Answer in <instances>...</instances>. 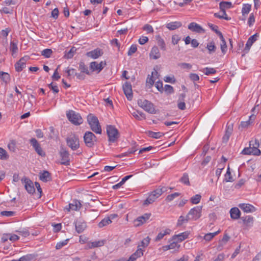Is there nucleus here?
Here are the masks:
<instances>
[{
    "label": "nucleus",
    "mask_w": 261,
    "mask_h": 261,
    "mask_svg": "<svg viewBox=\"0 0 261 261\" xmlns=\"http://www.w3.org/2000/svg\"><path fill=\"white\" fill-rule=\"evenodd\" d=\"M68 241L69 239H66L63 241L58 243L56 246V248L57 249H60L63 246L67 244Z\"/></svg>",
    "instance_id": "59"
},
{
    "label": "nucleus",
    "mask_w": 261,
    "mask_h": 261,
    "mask_svg": "<svg viewBox=\"0 0 261 261\" xmlns=\"http://www.w3.org/2000/svg\"><path fill=\"white\" fill-rule=\"evenodd\" d=\"M231 218L236 220L240 218L241 212L238 207H232L230 211Z\"/></svg>",
    "instance_id": "25"
},
{
    "label": "nucleus",
    "mask_w": 261,
    "mask_h": 261,
    "mask_svg": "<svg viewBox=\"0 0 261 261\" xmlns=\"http://www.w3.org/2000/svg\"><path fill=\"white\" fill-rule=\"evenodd\" d=\"M76 49L74 47H72L70 50L65 55L64 57L66 59H70L72 58L74 55V53L75 52Z\"/></svg>",
    "instance_id": "50"
},
{
    "label": "nucleus",
    "mask_w": 261,
    "mask_h": 261,
    "mask_svg": "<svg viewBox=\"0 0 261 261\" xmlns=\"http://www.w3.org/2000/svg\"><path fill=\"white\" fill-rule=\"evenodd\" d=\"M229 236L226 233L224 234L223 238L219 242V244L217 247L218 249L220 250H221L222 249L223 246L227 243V242L229 240Z\"/></svg>",
    "instance_id": "26"
},
{
    "label": "nucleus",
    "mask_w": 261,
    "mask_h": 261,
    "mask_svg": "<svg viewBox=\"0 0 261 261\" xmlns=\"http://www.w3.org/2000/svg\"><path fill=\"white\" fill-rule=\"evenodd\" d=\"M201 195L196 194L191 198V202L193 204H197L200 202L201 199Z\"/></svg>",
    "instance_id": "54"
},
{
    "label": "nucleus",
    "mask_w": 261,
    "mask_h": 261,
    "mask_svg": "<svg viewBox=\"0 0 261 261\" xmlns=\"http://www.w3.org/2000/svg\"><path fill=\"white\" fill-rule=\"evenodd\" d=\"M76 231L81 233L86 228V223L82 219H77L74 222Z\"/></svg>",
    "instance_id": "14"
},
{
    "label": "nucleus",
    "mask_w": 261,
    "mask_h": 261,
    "mask_svg": "<svg viewBox=\"0 0 261 261\" xmlns=\"http://www.w3.org/2000/svg\"><path fill=\"white\" fill-rule=\"evenodd\" d=\"M144 251V250L142 248H137V250L132 255L137 258L143 255Z\"/></svg>",
    "instance_id": "53"
},
{
    "label": "nucleus",
    "mask_w": 261,
    "mask_h": 261,
    "mask_svg": "<svg viewBox=\"0 0 261 261\" xmlns=\"http://www.w3.org/2000/svg\"><path fill=\"white\" fill-rule=\"evenodd\" d=\"M60 156L61 158V164L64 165H69L70 164V158L68 151L64 147L60 148L59 152Z\"/></svg>",
    "instance_id": "9"
},
{
    "label": "nucleus",
    "mask_w": 261,
    "mask_h": 261,
    "mask_svg": "<svg viewBox=\"0 0 261 261\" xmlns=\"http://www.w3.org/2000/svg\"><path fill=\"white\" fill-rule=\"evenodd\" d=\"M0 78L5 84H8L10 81L9 74L3 71L0 72Z\"/></svg>",
    "instance_id": "34"
},
{
    "label": "nucleus",
    "mask_w": 261,
    "mask_h": 261,
    "mask_svg": "<svg viewBox=\"0 0 261 261\" xmlns=\"http://www.w3.org/2000/svg\"><path fill=\"white\" fill-rule=\"evenodd\" d=\"M185 97L186 94L185 93L180 94L178 97V99L177 100V107L179 109L181 110H184L186 108L185 101L187 102V103L190 105L194 103V100H190V99H189L187 100L185 99Z\"/></svg>",
    "instance_id": "8"
},
{
    "label": "nucleus",
    "mask_w": 261,
    "mask_h": 261,
    "mask_svg": "<svg viewBox=\"0 0 261 261\" xmlns=\"http://www.w3.org/2000/svg\"><path fill=\"white\" fill-rule=\"evenodd\" d=\"M171 232V230L169 228H167L165 230L160 232L156 237L155 238V241H159L162 239L167 234H169Z\"/></svg>",
    "instance_id": "32"
},
{
    "label": "nucleus",
    "mask_w": 261,
    "mask_h": 261,
    "mask_svg": "<svg viewBox=\"0 0 261 261\" xmlns=\"http://www.w3.org/2000/svg\"><path fill=\"white\" fill-rule=\"evenodd\" d=\"M39 178L41 180L46 182L50 179V173L47 171H44L43 173L40 174Z\"/></svg>",
    "instance_id": "33"
},
{
    "label": "nucleus",
    "mask_w": 261,
    "mask_h": 261,
    "mask_svg": "<svg viewBox=\"0 0 261 261\" xmlns=\"http://www.w3.org/2000/svg\"><path fill=\"white\" fill-rule=\"evenodd\" d=\"M189 221H190V219H188V217L187 216L186 217L181 216L179 217V219L177 221V225L181 226L182 224L187 223Z\"/></svg>",
    "instance_id": "49"
},
{
    "label": "nucleus",
    "mask_w": 261,
    "mask_h": 261,
    "mask_svg": "<svg viewBox=\"0 0 261 261\" xmlns=\"http://www.w3.org/2000/svg\"><path fill=\"white\" fill-rule=\"evenodd\" d=\"M102 54L103 53L101 49L97 48L92 51L87 52L86 53V56L92 59H96L101 56Z\"/></svg>",
    "instance_id": "19"
},
{
    "label": "nucleus",
    "mask_w": 261,
    "mask_h": 261,
    "mask_svg": "<svg viewBox=\"0 0 261 261\" xmlns=\"http://www.w3.org/2000/svg\"><path fill=\"white\" fill-rule=\"evenodd\" d=\"M180 39H181V37L179 35H177V34L173 35H172V38H171L172 43L173 45H176L178 43V42L180 40Z\"/></svg>",
    "instance_id": "55"
},
{
    "label": "nucleus",
    "mask_w": 261,
    "mask_h": 261,
    "mask_svg": "<svg viewBox=\"0 0 261 261\" xmlns=\"http://www.w3.org/2000/svg\"><path fill=\"white\" fill-rule=\"evenodd\" d=\"M30 57L28 56H24L21 58L15 64V68L16 71L20 72L25 68L26 67V63L29 60Z\"/></svg>",
    "instance_id": "10"
},
{
    "label": "nucleus",
    "mask_w": 261,
    "mask_h": 261,
    "mask_svg": "<svg viewBox=\"0 0 261 261\" xmlns=\"http://www.w3.org/2000/svg\"><path fill=\"white\" fill-rule=\"evenodd\" d=\"M105 240L95 241L91 243V246L90 248H95L98 247H101L104 245L105 243Z\"/></svg>",
    "instance_id": "42"
},
{
    "label": "nucleus",
    "mask_w": 261,
    "mask_h": 261,
    "mask_svg": "<svg viewBox=\"0 0 261 261\" xmlns=\"http://www.w3.org/2000/svg\"><path fill=\"white\" fill-rule=\"evenodd\" d=\"M241 219L243 221V223L246 226L252 225L253 223V218L251 216L242 217H241Z\"/></svg>",
    "instance_id": "29"
},
{
    "label": "nucleus",
    "mask_w": 261,
    "mask_h": 261,
    "mask_svg": "<svg viewBox=\"0 0 261 261\" xmlns=\"http://www.w3.org/2000/svg\"><path fill=\"white\" fill-rule=\"evenodd\" d=\"M84 140L86 146L88 147H92L97 141V138L91 132L87 131L84 136Z\"/></svg>",
    "instance_id": "5"
},
{
    "label": "nucleus",
    "mask_w": 261,
    "mask_h": 261,
    "mask_svg": "<svg viewBox=\"0 0 261 261\" xmlns=\"http://www.w3.org/2000/svg\"><path fill=\"white\" fill-rule=\"evenodd\" d=\"M112 223L111 220H110V218H105L102 219L98 224V226L99 228H102L105 226L108 225V224Z\"/></svg>",
    "instance_id": "36"
},
{
    "label": "nucleus",
    "mask_w": 261,
    "mask_h": 261,
    "mask_svg": "<svg viewBox=\"0 0 261 261\" xmlns=\"http://www.w3.org/2000/svg\"><path fill=\"white\" fill-rule=\"evenodd\" d=\"M9 158V155L6 150L2 147H0V160H7Z\"/></svg>",
    "instance_id": "39"
},
{
    "label": "nucleus",
    "mask_w": 261,
    "mask_h": 261,
    "mask_svg": "<svg viewBox=\"0 0 261 261\" xmlns=\"http://www.w3.org/2000/svg\"><path fill=\"white\" fill-rule=\"evenodd\" d=\"M206 48L208 50V53L210 54L214 53L216 50V46L215 45V43L214 41H211L207 44Z\"/></svg>",
    "instance_id": "37"
},
{
    "label": "nucleus",
    "mask_w": 261,
    "mask_h": 261,
    "mask_svg": "<svg viewBox=\"0 0 261 261\" xmlns=\"http://www.w3.org/2000/svg\"><path fill=\"white\" fill-rule=\"evenodd\" d=\"M106 64V63L103 64L102 62L98 64L96 62L94 61L90 63V67L92 71L98 70V72H99L103 69V65H105Z\"/></svg>",
    "instance_id": "23"
},
{
    "label": "nucleus",
    "mask_w": 261,
    "mask_h": 261,
    "mask_svg": "<svg viewBox=\"0 0 261 261\" xmlns=\"http://www.w3.org/2000/svg\"><path fill=\"white\" fill-rule=\"evenodd\" d=\"M52 54L53 50L49 48L44 49L41 51V55L46 58H49Z\"/></svg>",
    "instance_id": "47"
},
{
    "label": "nucleus",
    "mask_w": 261,
    "mask_h": 261,
    "mask_svg": "<svg viewBox=\"0 0 261 261\" xmlns=\"http://www.w3.org/2000/svg\"><path fill=\"white\" fill-rule=\"evenodd\" d=\"M81 207V204L80 202L77 200L73 201L72 203H69L68 206L65 208V210H66L68 212H70V210L77 211Z\"/></svg>",
    "instance_id": "15"
},
{
    "label": "nucleus",
    "mask_w": 261,
    "mask_h": 261,
    "mask_svg": "<svg viewBox=\"0 0 261 261\" xmlns=\"http://www.w3.org/2000/svg\"><path fill=\"white\" fill-rule=\"evenodd\" d=\"M188 29L192 32H195L198 33H204V29L198 24L195 22H191L188 25Z\"/></svg>",
    "instance_id": "17"
},
{
    "label": "nucleus",
    "mask_w": 261,
    "mask_h": 261,
    "mask_svg": "<svg viewBox=\"0 0 261 261\" xmlns=\"http://www.w3.org/2000/svg\"><path fill=\"white\" fill-rule=\"evenodd\" d=\"M138 105L144 111L150 114L156 113L153 104L148 100L139 99L138 100Z\"/></svg>",
    "instance_id": "2"
},
{
    "label": "nucleus",
    "mask_w": 261,
    "mask_h": 261,
    "mask_svg": "<svg viewBox=\"0 0 261 261\" xmlns=\"http://www.w3.org/2000/svg\"><path fill=\"white\" fill-rule=\"evenodd\" d=\"M10 50L12 54L16 53L17 51L18 47L17 45L14 42H11L10 43Z\"/></svg>",
    "instance_id": "60"
},
{
    "label": "nucleus",
    "mask_w": 261,
    "mask_h": 261,
    "mask_svg": "<svg viewBox=\"0 0 261 261\" xmlns=\"http://www.w3.org/2000/svg\"><path fill=\"white\" fill-rule=\"evenodd\" d=\"M180 181L187 185H190V181L189 179L188 174L185 173L180 179Z\"/></svg>",
    "instance_id": "51"
},
{
    "label": "nucleus",
    "mask_w": 261,
    "mask_h": 261,
    "mask_svg": "<svg viewBox=\"0 0 261 261\" xmlns=\"http://www.w3.org/2000/svg\"><path fill=\"white\" fill-rule=\"evenodd\" d=\"M180 195L179 193L175 192L174 193L169 195L167 196L166 200L168 202L172 201L175 198L179 196Z\"/></svg>",
    "instance_id": "52"
},
{
    "label": "nucleus",
    "mask_w": 261,
    "mask_h": 261,
    "mask_svg": "<svg viewBox=\"0 0 261 261\" xmlns=\"http://www.w3.org/2000/svg\"><path fill=\"white\" fill-rule=\"evenodd\" d=\"M22 183H24L25 189L30 194H33L35 191L33 182L29 178L24 177L21 179Z\"/></svg>",
    "instance_id": "12"
},
{
    "label": "nucleus",
    "mask_w": 261,
    "mask_h": 261,
    "mask_svg": "<svg viewBox=\"0 0 261 261\" xmlns=\"http://www.w3.org/2000/svg\"><path fill=\"white\" fill-rule=\"evenodd\" d=\"M150 238L149 237H147L144 238L140 243V244H139L137 248H141V247L143 248H146L148 246L150 242Z\"/></svg>",
    "instance_id": "38"
},
{
    "label": "nucleus",
    "mask_w": 261,
    "mask_h": 261,
    "mask_svg": "<svg viewBox=\"0 0 261 261\" xmlns=\"http://www.w3.org/2000/svg\"><path fill=\"white\" fill-rule=\"evenodd\" d=\"M189 78L193 82L198 81L199 80V76L198 75L193 73L189 74Z\"/></svg>",
    "instance_id": "63"
},
{
    "label": "nucleus",
    "mask_w": 261,
    "mask_h": 261,
    "mask_svg": "<svg viewBox=\"0 0 261 261\" xmlns=\"http://www.w3.org/2000/svg\"><path fill=\"white\" fill-rule=\"evenodd\" d=\"M251 8V5L248 4H244L242 9V15L244 16L246 14H248L250 11Z\"/></svg>",
    "instance_id": "41"
},
{
    "label": "nucleus",
    "mask_w": 261,
    "mask_h": 261,
    "mask_svg": "<svg viewBox=\"0 0 261 261\" xmlns=\"http://www.w3.org/2000/svg\"><path fill=\"white\" fill-rule=\"evenodd\" d=\"M161 56L160 50L157 46H154L151 49L149 53V57L153 60H157Z\"/></svg>",
    "instance_id": "16"
},
{
    "label": "nucleus",
    "mask_w": 261,
    "mask_h": 261,
    "mask_svg": "<svg viewBox=\"0 0 261 261\" xmlns=\"http://www.w3.org/2000/svg\"><path fill=\"white\" fill-rule=\"evenodd\" d=\"M220 232V230H218L214 233H208L205 234L203 239L206 241H210L215 236L217 235Z\"/></svg>",
    "instance_id": "40"
},
{
    "label": "nucleus",
    "mask_w": 261,
    "mask_h": 261,
    "mask_svg": "<svg viewBox=\"0 0 261 261\" xmlns=\"http://www.w3.org/2000/svg\"><path fill=\"white\" fill-rule=\"evenodd\" d=\"M166 191V188L163 187L160 189H157L152 191L150 194L154 197L155 199H157L164 192Z\"/></svg>",
    "instance_id": "31"
},
{
    "label": "nucleus",
    "mask_w": 261,
    "mask_h": 261,
    "mask_svg": "<svg viewBox=\"0 0 261 261\" xmlns=\"http://www.w3.org/2000/svg\"><path fill=\"white\" fill-rule=\"evenodd\" d=\"M151 215L150 213H145L142 216L138 217L134 220L135 226L138 227L145 223L149 220Z\"/></svg>",
    "instance_id": "11"
},
{
    "label": "nucleus",
    "mask_w": 261,
    "mask_h": 261,
    "mask_svg": "<svg viewBox=\"0 0 261 261\" xmlns=\"http://www.w3.org/2000/svg\"><path fill=\"white\" fill-rule=\"evenodd\" d=\"M219 37L221 40V50L223 54V55L225 54L227 51V45L226 42L224 38L223 37V36L222 34V33H219Z\"/></svg>",
    "instance_id": "28"
},
{
    "label": "nucleus",
    "mask_w": 261,
    "mask_h": 261,
    "mask_svg": "<svg viewBox=\"0 0 261 261\" xmlns=\"http://www.w3.org/2000/svg\"><path fill=\"white\" fill-rule=\"evenodd\" d=\"M66 115L68 120L75 125H80L83 123V120L80 114L74 111H69Z\"/></svg>",
    "instance_id": "4"
},
{
    "label": "nucleus",
    "mask_w": 261,
    "mask_h": 261,
    "mask_svg": "<svg viewBox=\"0 0 261 261\" xmlns=\"http://www.w3.org/2000/svg\"><path fill=\"white\" fill-rule=\"evenodd\" d=\"M251 142H252V141H250L249 142V147H246L242 151V153L243 154H247V155H249V154H252V153L251 152Z\"/></svg>",
    "instance_id": "57"
},
{
    "label": "nucleus",
    "mask_w": 261,
    "mask_h": 261,
    "mask_svg": "<svg viewBox=\"0 0 261 261\" xmlns=\"http://www.w3.org/2000/svg\"><path fill=\"white\" fill-rule=\"evenodd\" d=\"M222 12V15H220L218 13H215L214 16L216 18H218L220 19H224L227 20H230V17H228L225 11H221Z\"/></svg>",
    "instance_id": "44"
},
{
    "label": "nucleus",
    "mask_w": 261,
    "mask_h": 261,
    "mask_svg": "<svg viewBox=\"0 0 261 261\" xmlns=\"http://www.w3.org/2000/svg\"><path fill=\"white\" fill-rule=\"evenodd\" d=\"M155 38L158 45L160 47L161 49L163 51H165L166 50V46L164 39L160 35L156 36Z\"/></svg>",
    "instance_id": "27"
},
{
    "label": "nucleus",
    "mask_w": 261,
    "mask_h": 261,
    "mask_svg": "<svg viewBox=\"0 0 261 261\" xmlns=\"http://www.w3.org/2000/svg\"><path fill=\"white\" fill-rule=\"evenodd\" d=\"M48 86L54 93H57L59 92V90L58 86L57 85H54L53 83L48 84Z\"/></svg>",
    "instance_id": "64"
},
{
    "label": "nucleus",
    "mask_w": 261,
    "mask_h": 261,
    "mask_svg": "<svg viewBox=\"0 0 261 261\" xmlns=\"http://www.w3.org/2000/svg\"><path fill=\"white\" fill-rule=\"evenodd\" d=\"M87 121L91 129L96 134H101V128L99 121L96 116L90 114L87 116Z\"/></svg>",
    "instance_id": "1"
},
{
    "label": "nucleus",
    "mask_w": 261,
    "mask_h": 261,
    "mask_svg": "<svg viewBox=\"0 0 261 261\" xmlns=\"http://www.w3.org/2000/svg\"><path fill=\"white\" fill-rule=\"evenodd\" d=\"M232 7V4L230 2H221L219 3L221 11H225L226 9H230Z\"/></svg>",
    "instance_id": "30"
},
{
    "label": "nucleus",
    "mask_w": 261,
    "mask_h": 261,
    "mask_svg": "<svg viewBox=\"0 0 261 261\" xmlns=\"http://www.w3.org/2000/svg\"><path fill=\"white\" fill-rule=\"evenodd\" d=\"M182 25V23L180 21L170 22L166 24V27L169 30H175L179 28Z\"/></svg>",
    "instance_id": "24"
},
{
    "label": "nucleus",
    "mask_w": 261,
    "mask_h": 261,
    "mask_svg": "<svg viewBox=\"0 0 261 261\" xmlns=\"http://www.w3.org/2000/svg\"><path fill=\"white\" fill-rule=\"evenodd\" d=\"M79 69L81 70V72L85 73L87 74H90L88 67L86 66L84 63L83 62H81L80 63Z\"/></svg>",
    "instance_id": "43"
},
{
    "label": "nucleus",
    "mask_w": 261,
    "mask_h": 261,
    "mask_svg": "<svg viewBox=\"0 0 261 261\" xmlns=\"http://www.w3.org/2000/svg\"><path fill=\"white\" fill-rule=\"evenodd\" d=\"M137 45L136 44L132 45L128 51V53H127L128 56L132 55L134 53H135L137 51Z\"/></svg>",
    "instance_id": "61"
},
{
    "label": "nucleus",
    "mask_w": 261,
    "mask_h": 261,
    "mask_svg": "<svg viewBox=\"0 0 261 261\" xmlns=\"http://www.w3.org/2000/svg\"><path fill=\"white\" fill-rule=\"evenodd\" d=\"M67 145L72 150H76L80 147L79 139L75 135H71L66 138Z\"/></svg>",
    "instance_id": "7"
},
{
    "label": "nucleus",
    "mask_w": 261,
    "mask_h": 261,
    "mask_svg": "<svg viewBox=\"0 0 261 261\" xmlns=\"http://www.w3.org/2000/svg\"><path fill=\"white\" fill-rule=\"evenodd\" d=\"M203 72H204L205 75H208L211 74L216 73L217 71L213 68L205 67V68L203 69Z\"/></svg>",
    "instance_id": "48"
},
{
    "label": "nucleus",
    "mask_w": 261,
    "mask_h": 261,
    "mask_svg": "<svg viewBox=\"0 0 261 261\" xmlns=\"http://www.w3.org/2000/svg\"><path fill=\"white\" fill-rule=\"evenodd\" d=\"M225 180L226 182H232L234 180L232 176H231V173L230 171V169L229 167H228L227 172L225 175Z\"/></svg>",
    "instance_id": "46"
},
{
    "label": "nucleus",
    "mask_w": 261,
    "mask_h": 261,
    "mask_svg": "<svg viewBox=\"0 0 261 261\" xmlns=\"http://www.w3.org/2000/svg\"><path fill=\"white\" fill-rule=\"evenodd\" d=\"M239 206L246 213H252L256 211L255 207L250 204L241 203L239 205Z\"/></svg>",
    "instance_id": "21"
},
{
    "label": "nucleus",
    "mask_w": 261,
    "mask_h": 261,
    "mask_svg": "<svg viewBox=\"0 0 261 261\" xmlns=\"http://www.w3.org/2000/svg\"><path fill=\"white\" fill-rule=\"evenodd\" d=\"M8 147L10 151L14 152L16 150V143L14 141H11L8 144Z\"/></svg>",
    "instance_id": "58"
},
{
    "label": "nucleus",
    "mask_w": 261,
    "mask_h": 261,
    "mask_svg": "<svg viewBox=\"0 0 261 261\" xmlns=\"http://www.w3.org/2000/svg\"><path fill=\"white\" fill-rule=\"evenodd\" d=\"M178 66L184 69L190 70L192 68V65L187 63H178Z\"/></svg>",
    "instance_id": "56"
},
{
    "label": "nucleus",
    "mask_w": 261,
    "mask_h": 261,
    "mask_svg": "<svg viewBox=\"0 0 261 261\" xmlns=\"http://www.w3.org/2000/svg\"><path fill=\"white\" fill-rule=\"evenodd\" d=\"M107 134L109 141L112 143L116 142L120 136L118 130L112 125L107 126Z\"/></svg>",
    "instance_id": "3"
},
{
    "label": "nucleus",
    "mask_w": 261,
    "mask_h": 261,
    "mask_svg": "<svg viewBox=\"0 0 261 261\" xmlns=\"http://www.w3.org/2000/svg\"><path fill=\"white\" fill-rule=\"evenodd\" d=\"M156 199L153 197V195L152 196L150 194L147 198L144 200L143 205H148L149 204L152 203Z\"/></svg>",
    "instance_id": "45"
},
{
    "label": "nucleus",
    "mask_w": 261,
    "mask_h": 261,
    "mask_svg": "<svg viewBox=\"0 0 261 261\" xmlns=\"http://www.w3.org/2000/svg\"><path fill=\"white\" fill-rule=\"evenodd\" d=\"M143 29L146 31L147 33H152L153 32V29L152 26L148 24H145Z\"/></svg>",
    "instance_id": "62"
},
{
    "label": "nucleus",
    "mask_w": 261,
    "mask_h": 261,
    "mask_svg": "<svg viewBox=\"0 0 261 261\" xmlns=\"http://www.w3.org/2000/svg\"><path fill=\"white\" fill-rule=\"evenodd\" d=\"M255 118V116L252 115L249 116V119L248 120L246 121H242L239 126V129L242 131L243 129L247 128L253 122L252 121H251L254 120Z\"/></svg>",
    "instance_id": "20"
},
{
    "label": "nucleus",
    "mask_w": 261,
    "mask_h": 261,
    "mask_svg": "<svg viewBox=\"0 0 261 261\" xmlns=\"http://www.w3.org/2000/svg\"><path fill=\"white\" fill-rule=\"evenodd\" d=\"M258 36V34L257 33L255 34L254 35L250 36L246 44V46L244 49V51L246 53H247L253 44V43L256 40L257 37Z\"/></svg>",
    "instance_id": "18"
},
{
    "label": "nucleus",
    "mask_w": 261,
    "mask_h": 261,
    "mask_svg": "<svg viewBox=\"0 0 261 261\" xmlns=\"http://www.w3.org/2000/svg\"><path fill=\"white\" fill-rule=\"evenodd\" d=\"M202 207L197 206L191 209L187 215L188 219L196 221L201 216Z\"/></svg>",
    "instance_id": "6"
},
{
    "label": "nucleus",
    "mask_w": 261,
    "mask_h": 261,
    "mask_svg": "<svg viewBox=\"0 0 261 261\" xmlns=\"http://www.w3.org/2000/svg\"><path fill=\"white\" fill-rule=\"evenodd\" d=\"M189 234L188 232L185 231L178 234L174 235L172 237L171 240H175L178 243L181 242L188 238Z\"/></svg>",
    "instance_id": "22"
},
{
    "label": "nucleus",
    "mask_w": 261,
    "mask_h": 261,
    "mask_svg": "<svg viewBox=\"0 0 261 261\" xmlns=\"http://www.w3.org/2000/svg\"><path fill=\"white\" fill-rule=\"evenodd\" d=\"M148 136L151 138L159 139L164 136V134L161 132H153L152 131H148L147 133Z\"/></svg>",
    "instance_id": "35"
},
{
    "label": "nucleus",
    "mask_w": 261,
    "mask_h": 261,
    "mask_svg": "<svg viewBox=\"0 0 261 261\" xmlns=\"http://www.w3.org/2000/svg\"><path fill=\"white\" fill-rule=\"evenodd\" d=\"M124 93L128 100H130L133 97L132 85L130 83L126 82L123 85Z\"/></svg>",
    "instance_id": "13"
}]
</instances>
